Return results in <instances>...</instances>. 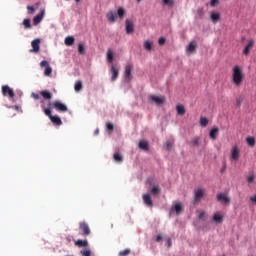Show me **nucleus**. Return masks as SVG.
I'll use <instances>...</instances> for the list:
<instances>
[{
  "mask_svg": "<svg viewBox=\"0 0 256 256\" xmlns=\"http://www.w3.org/2000/svg\"><path fill=\"white\" fill-rule=\"evenodd\" d=\"M40 67H45L44 75L46 77H49L51 73H53V69L51 68V66H49V62L47 60L41 61Z\"/></svg>",
  "mask_w": 256,
  "mask_h": 256,
  "instance_id": "obj_9",
  "label": "nucleus"
},
{
  "mask_svg": "<svg viewBox=\"0 0 256 256\" xmlns=\"http://www.w3.org/2000/svg\"><path fill=\"white\" fill-rule=\"evenodd\" d=\"M2 95H4V97H9V99H14L15 97V92H13V89H11V87H9L8 85H4L2 86Z\"/></svg>",
  "mask_w": 256,
  "mask_h": 256,
  "instance_id": "obj_8",
  "label": "nucleus"
},
{
  "mask_svg": "<svg viewBox=\"0 0 256 256\" xmlns=\"http://www.w3.org/2000/svg\"><path fill=\"white\" fill-rule=\"evenodd\" d=\"M175 211L176 215H181L183 213V204L182 203H176L174 207L171 208V212L173 213Z\"/></svg>",
  "mask_w": 256,
  "mask_h": 256,
  "instance_id": "obj_17",
  "label": "nucleus"
},
{
  "mask_svg": "<svg viewBox=\"0 0 256 256\" xmlns=\"http://www.w3.org/2000/svg\"><path fill=\"white\" fill-rule=\"evenodd\" d=\"M110 73L112 74L111 81H117V78L119 77V69L115 67V65H111Z\"/></svg>",
  "mask_w": 256,
  "mask_h": 256,
  "instance_id": "obj_16",
  "label": "nucleus"
},
{
  "mask_svg": "<svg viewBox=\"0 0 256 256\" xmlns=\"http://www.w3.org/2000/svg\"><path fill=\"white\" fill-rule=\"evenodd\" d=\"M113 159L116 163H123V155L119 152L114 153Z\"/></svg>",
  "mask_w": 256,
  "mask_h": 256,
  "instance_id": "obj_28",
  "label": "nucleus"
},
{
  "mask_svg": "<svg viewBox=\"0 0 256 256\" xmlns=\"http://www.w3.org/2000/svg\"><path fill=\"white\" fill-rule=\"evenodd\" d=\"M125 25H126L127 35H131L132 33L135 32V24H133L132 20L126 19Z\"/></svg>",
  "mask_w": 256,
  "mask_h": 256,
  "instance_id": "obj_11",
  "label": "nucleus"
},
{
  "mask_svg": "<svg viewBox=\"0 0 256 256\" xmlns=\"http://www.w3.org/2000/svg\"><path fill=\"white\" fill-rule=\"evenodd\" d=\"M94 133L95 135H99V129H96Z\"/></svg>",
  "mask_w": 256,
  "mask_h": 256,
  "instance_id": "obj_54",
  "label": "nucleus"
},
{
  "mask_svg": "<svg viewBox=\"0 0 256 256\" xmlns=\"http://www.w3.org/2000/svg\"><path fill=\"white\" fill-rule=\"evenodd\" d=\"M43 15H45V12H41L40 14L36 15L33 18V25H39V23L43 21Z\"/></svg>",
  "mask_w": 256,
  "mask_h": 256,
  "instance_id": "obj_23",
  "label": "nucleus"
},
{
  "mask_svg": "<svg viewBox=\"0 0 256 256\" xmlns=\"http://www.w3.org/2000/svg\"><path fill=\"white\" fill-rule=\"evenodd\" d=\"M52 109H55L56 111H59L60 113L67 112V105L61 103L60 101H54L53 104H51Z\"/></svg>",
  "mask_w": 256,
  "mask_h": 256,
  "instance_id": "obj_7",
  "label": "nucleus"
},
{
  "mask_svg": "<svg viewBox=\"0 0 256 256\" xmlns=\"http://www.w3.org/2000/svg\"><path fill=\"white\" fill-rule=\"evenodd\" d=\"M31 97H33V99H36V101H39V99H41V97L39 96V94H37V93H35V92H33V93L31 94Z\"/></svg>",
  "mask_w": 256,
  "mask_h": 256,
  "instance_id": "obj_45",
  "label": "nucleus"
},
{
  "mask_svg": "<svg viewBox=\"0 0 256 256\" xmlns=\"http://www.w3.org/2000/svg\"><path fill=\"white\" fill-rule=\"evenodd\" d=\"M41 43V40L40 39H35L31 42V46H32V49L30 50V53H39V49H40V46L39 44Z\"/></svg>",
  "mask_w": 256,
  "mask_h": 256,
  "instance_id": "obj_14",
  "label": "nucleus"
},
{
  "mask_svg": "<svg viewBox=\"0 0 256 256\" xmlns=\"http://www.w3.org/2000/svg\"><path fill=\"white\" fill-rule=\"evenodd\" d=\"M210 139H213V141H215V139H217V135H219V128L217 127H213L210 130Z\"/></svg>",
  "mask_w": 256,
  "mask_h": 256,
  "instance_id": "obj_25",
  "label": "nucleus"
},
{
  "mask_svg": "<svg viewBox=\"0 0 256 256\" xmlns=\"http://www.w3.org/2000/svg\"><path fill=\"white\" fill-rule=\"evenodd\" d=\"M246 142L248 143V145H250V147H255V138L254 137L246 138Z\"/></svg>",
  "mask_w": 256,
  "mask_h": 256,
  "instance_id": "obj_36",
  "label": "nucleus"
},
{
  "mask_svg": "<svg viewBox=\"0 0 256 256\" xmlns=\"http://www.w3.org/2000/svg\"><path fill=\"white\" fill-rule=\"evenodd\" d=\"M64 43L67 45V47H71V45L75 43V38L73 36H67L64 40Z\"/></svg>",
  "mask_w": 256,
  "mask_h": 256,
  "instance_id": "obj_26",
  "label": "nucleus"
},
{
  "mask_svg": "<svg viewBox=\"0 0 256 256\" xmlns=\"http://www.w3.org/2000/svg\"><path fill=\"white\" fill-rule=\"evenodd\" d=\"M198 219H205V212H200L198 215Z\"/></svg>",
  "mask_w": 256,
  "mask_h": 256,
  "instance_id": "obj_50",
  "label": "nucleus"
},
{
  "mask_svg": "<svg viewBox=\"0 0 256 256\" xmlns=\"http://www.w3.org/2000/svg\"><path fill=\"white\" fill-rule=\"evenodd\" d=\"M144 49H145L146 51H151V49H153V41H151V40H146V41L144 42Z\"/></svg>",
  "mask_w": 256,
  "mask_h": 256,
  "instance_id": "obj_30",
  "label": "nucleus"
},
{
  "mask_svg": "<svg viewBox=\"0 0 256 256\" xmlns=\"http://www.w3.org/2000/svg\"><path fill=\"white\" fill-rule=\"evenodd\" d=\"M247 181H248V183H253V181H255V176H254V175H250V176L247 178Z\"/></svg>",
  "mask_w": 256,
  "mask_h": 256,
  "instance_id": "obj_48",
  "label": "nucleus"
},
{
  "mask_svg": "<svg viewBox=\"0 0 256 256\" xmlns=\"http://www.w3.org/2000/svg\"><path fill=\"white\" fill-rule=\"evenodd\" d=\"M176 111L181 116L185 115V106H183L182 104L177 105Z\"/></svg>",
  "mask_w": 256,
  "mask_h": 256,
  "instance_id": "obj_32",
  "label": "nucleus"
},
{
  "mask_svg": "<svg viewBox=\"0 0 256 256\" xmlns=\"http://www.w3.org/2000/svg\"><path fill=\"white\" fill-rule=\"evenodd\" d=\"M131 253V249L127 248L119 252V256H127Z\"/></svg>",
  "mask_w": 256,
  "mask_h": 256,
  "instance_id": "obj_40",
  "label": "nucleus"
},
{
  "mask_svg": "<svg viewBox=\"0 0 256 256\" xmlns=\"http://www.w3.org/2000/svg\"><path fill=\"white\" fill-rule=\"evenodd\" d=\"M151 193H152V195H159V193H161V188L159 186H154L151 189Z\"/></svg>",
  "mask_w": 256,
  "mask_h": 256,
  "instance_id": "obj_35",
  "label": "nucleus"
},
{
  "mask_svg": "<svg viewBox=\"0 0 256 256\" xmlns=\"http://www.w3.org/2000/svg\"><path fill=\"white\" fill-rule=\"evenodd\" d=\"M217 3H219V0H211L210 5H211V7H215V5H217Z\"/></svg>",
  "mask_w": 256,
  "mask_h": 256,
  "instance_id": "obj_49",
  "label": "nucleus"
},
{
  "mask_svg": "<svg viewBox=\"0 0 256 256\" xmlns=\"http://www.w3.org/2000/svg\"><path fill=\"white\" fill-rule=\"evenodd\" d=\"M133 64L132 63H128L125 65V71H124V79L127 83H129L131 81V79H133Z\"/></svg>",
  "mask_w": 256,
  "mask_h": 256,
  "instance_id": "obj_5",
  "label": "nucleus"
},
{
  "mask_svg": "<svg viewBox=\"0 0 256 256\" xmlns=\"http://www.w3.org/2000/svg\"><path fill=\"white\" fill-rule=\"evenodd\" d=\"M139 148L143 151H149V142L148 141H140Z\"/></svg>",
  "mask_w": 256,
  "mask_h": 256,
  "instance_id": "obj_27",
  "label": "nucleus"
},
{
  "mask_svg": "<svg viewBox=\"0 0 256 256\" xmlns=\"http://www.w3.org/2000/svg\"><path fill=\"white\" fill-rule=\"evenodd\" d=\"M237 103H238V107H240L241 106V101L238 100Z\"/></svg>",
  "mask_w": 256,
  "mask_h": 256,
  "instance_id": "obj_55",
  "label": "nucleus"
},
{
  "mask_svg": "<svg viewBox=\"0 0 256 256\" xmlns=\"http://www.w3.org/2000/svg\"><path fill=\"white\" fill-rule=\"evenodd\" d=\"M78 53L80 55H85V46L83 44L78 45Z\"/></svg>",
  "mask_w": 256,
  "mask_h": 256,
  "instance_id": "obj_39",
  "label": "nucleus"
},
{
  "mask_svg": "<svg viewBox=\"0 0 256 256\" xmlns=\"http://www.w3.org/2000/svg\"><path fill=\"white\" fill-rule=\"evenodd\" d=\"M76 1V3H79V1H81V0H75Z\"/></svg>",
  "mask_w": 256,
  "mask_h": 256,
  "instance_id": "obj_59",
  "label": "nucleus"
},
{
  "mask_svg": "<svg viewBox=\"0 0 256 256\" xmlns=\"http://www.w3.org/2000/svg\"><path fill=\"white\" fill-rule=\"evenodd\" d=\"M126 14L127 12L125 11V8L120 7L117 12L110 10L106 14V17L109 23H115V21H117V17H119V19H124Z\"/></svg>",
  "mask_w": 256,
  "mask_h": 256,
  "instance_id": "obj_2",
  "label": "nucleus"
},
{
  "mask_svg": "<svg viewBox=\"0 0 256 256\" xmlns=\"http://www.w3.org/2000/svg\"><path fill=\"white\" fill-rule=\"evenodd\" d=\"M217 201L223 205H229V203H231V198H229L227 194L220 193L217 194Z\"/></svg>",
  "mask_w": 256,
  "mask_h": 256,
  "instance_id": "obj_10",
  "label": "nucleus"
},
{
  "mask_svg": "<svg viewBox=\"0 0 256 256\" xmlns=\"http://www.w3.org/2000/svg\"><path fill=\"white\" fill-rule=\"evenodd\" d=\"M40 95L45 99L46 101H50V99H53V94L49 92V90H42L40 92Z\"/></svg>",
  "mask_w": 256,
  "mask_h": 256,
  "instance_id": "obj_19",
  "label": "nucleus"
},
{
  "mask_svg": "<svg viewBox=\"0 0 256 256\" xmlns=\"http://www.w3.org/2000/svg\"><path fill=\"white\" fill-rule=\"evenodd\" d=\"M137 1V3H141V0H136Z\"/></svg>",
  "mask_w": 256,
  "mask_h": 256,
  "instance_id": "obj_58",
  "label": "nucleus"
},
{
  "mask_svg": "<svg viewBox=\"0 0 256 256\" xmlns=\"http://www.w3.org/2000/svg\"><path fill=\"white\" fill-rule=\"evenodd\" d=\"M16 110H19V106H14Z\"/></svg>",
  "mask_w": 256,
  "mask_h": 256,
  "instance_id": "obj_57",
  "label": "nucleus"
},
{
  "mask_svg": "<svg viewBox=\"0 0 256 256\" xmlns=\"http://www.w3.org/2000/svg\"><path fill=\"white\" fill-rule=\"evenodd\" d=\"M193 147H199L201 145V138L199 137H194L191 141Z\"/></svg>",
  "mask_w": 256,
  "mask_h": 256,
  "instance_id": "obj_33",
  "label": "nucleus"
},
{
  "mask_svg": "<svg viewBox=\"0 0 256 256\" xmlns=\"http://www.w3.org/2000/svg\"><path fill=\"white\" fill-rule=\"evenodd\" d=\"M150 101L152 103H155L156 105H163L165 103V97L163 96H156V95H151L149 96Z\"/></svg>",
  "mask_w": 256,
  "mask_h": 256,
  "instance_id": "obj_12",
  "label": "nucleus"
},
{
  "mask_svg": "<svg viewBox=\"0 0 256 256\" xmlns=\"http://www.w3.org/2000/svg\"><path fill=\"white\" fill-rule=\"evenodd\" d=\"M142 199L146 207H153V200L151 199V194L149 193L143 194Z\"/></svg>",
  "mask_w": 256,
  "mask_h": 256,
  "instance_id": "obj_13",
  "label": "nucleus"
},
{
  "mask_svg": "<svg viewBox=\"0 0 256 256\" xmlns=\"http://www.w3.org/2000/svg\"><path fill=\"white\" fill-rule=\"evenodd\" d=\"M166 41H167V39H165V37H161V38H159L158 43H159V45H163Z\"/></svg>",
  "mask_w": 256,
  "mask_h": 256,
  "instance_id": "obj_46",
  "label": "nucleus"
},
{
  "mask_svg": "<svg viewBox=\"0 0 256 256\" xmlns=\"http://www.w3.org/2000/svg\"><path fill=\"white\" fill-rule=\"evenodd\" d=\"M172 147H173V144H171V142H166L167 151H171Z\"/></svg>",
  "mask_w": 256,
  "mask_h": 256,
  "instance_id": "obj_47",
  "label": "nucleus"
},
{
  "mask_svg": "<svg viewBox=\"0 0 256 256\" xmlns=\"http://www.w3.org/2000/svg\"><path fill=\"white\" fill-rule=\"evenodd\" d=\"M197 49V42L196 41H191L186 49L188 53H195Z\"/></svg>",
  "mask_w": 256,
  "mask_h": 256,
  "instance_id": "obj_21",
  "label": "nucleus"
},
{
  "mask_svg": "<svg viewBox=\"0 0 256 256\" xmlns=\"http://www.w3.org/2000/svg\"><path fill=\"white\" fill-rule=\"evenodd\" d=\"M204 195H205V189L203 188L196 189L194 191V205H197V203H200Z\"/></svg>",
  "mask_w": 256,
  "mask_h": 256,
  "instance_id": "obj_6",
  "label": "nucleus"
},
{
  "mask_svg": "<svg viewBox=\"0 0 256 256\" xmlns=\"http://www.w3.org/2000/svg\"><path fill=\"white\" fill-rule=\"evenodd\" d=\"M210 19L212 23H219L221 21V14L219 12H212L210 14Z\"/></svg>",
  "mask_w": 256,
  "mask_h": 256,
  "instance_id": "obj_18",
  "label": "nucleus"
},
{
  "mask_svg": "<svg viewBox=\"0 0 256 256\" xmlns=\"http://www.w3.org/2000/svg\"><path fill=\"white\" fill-rule=\"evenodd\" d=\"M74 244L76 247H89V242L87 240L78 239Z\"/></svg>",
  "mask_w": 256,
  "mask_h": 256,
  "instance_id": "obj_24",
  "label": "nucleus"
},
{
  "mask_svg": "<svg viewBox=\"0 0 256 256\" xmlns=\"http://www.w3.org/2000/svg\"><path fill=\"white\" fill-rule=\"evenodd\" d=\"M164 5H168V7H173L175 5V1L173 0H163Z\"/></svg>",
  "mask_w": 256,
  "mask_h": 256,
  "instance_id": "obj_41",
  "label": "nucleus"
},
{
  "mask_svg": "<svg viewBox=\"0 0 256 256\" xmlns=\"http://www.w3.org/2000/svg\"><path fill=\"white\" fill-rule=\"evenodd\" d=\"M114 57H115V54L113 53V50L108 49V51H107V61H108V63H113Z\"/></svg>",
  "mask_w": 256,
  "mask_h": 256,
  "instance_id": "obj_31",
  "label": "nucleus"
},
{
  "mask_svg": "<svg viewBox=\"0 0 256 256\" xmlns=\"http://www.w3.org/2000/svg\"><path fill=\"white\" fill-rule=\"evenodd\" d=\"M239 155H240L239 147L234 146L231 149V159H233V161H239Z\"/></svg>",
  "mask_w": 256,
  "mask_h": 256,
  "instance_id": "obj_15",
  "label": "nucleus"
},
{
  "mask_svg": "<svg viewBox=\"0 0 256 256\" xmlns=\"http://www.w3.org/2000/svg\"><path fill=\"white\" fill-rule=\"evenodd\" d=\"M27 11H28L29 15H33V14H35V7L27 6Z\"/></svg>",
  "mask_w": 256,
  "mask_h": 256,
  "instance_id": "obj_44",
  "label": "nucleus"
},
{
  "mask_svg": "<svg viewBox=\"0 0 256 256\" xmlns=\"http://www.w3.org/2000/svg\"><path fill=\"white\" fill-rule=\"evenodd\" d=\"M196 15L198 19H203V17H205V9L203 7H199L197 9Z\"/></svg>",
  "mask_w": 256,
  "mask_h": 256,
  "instance_id": "obj_29",
  "label": "nucleus"
},
{
  "mask_svg": "<svg viewBox=\"0 0 256 256\" xmlns=\"http://www.w3.org/2000/svg\"><path fill=\"white\" fill-rule=\"evenodd\" d=\"M23 25H24L25 29H31V20L24 19L23 20Z\"/></svg>",
  "mask_w": 256,
  "mask_h": 256,
  "instance_id": "obj_38",
  "label": "nucleus"
},
{
  "mask_svg": "<svg viewBox=\"0 0 256 256\" xmlns=\"http://www.w3.org/2000/svg\"><path fill=\"white\" fill-rule=\"evenodd\" d=\"M106 128H107V131H109V133H111L113 131V129H114L113 123L108 122L106 124Z\"/></svg>",
  "mask_w": 256,
  "mask_h": 256,
  "instance_id": "obj_43",
  "label": "nucleus"
},
{
  "mask_svg": "<svg viewBox=\"0 0 256 256\" xmlns=\"http://www.w3.org/2000/svg\"><path fill=\"white\" fill-rule=\"evenodd\" d=\"M161 239H163V236L158 235V236L156 237V242L159 243V241H161Z\"/></svg>",
  "mask_w": 256,
  "mask_h": 256,
  "instance_id": "obj_53",
  "label": "nucleus"
},
{
  "mask_svg": "<svg viewBox=\"0 0 256 256\" xmlns=\"http://www.w3.org/2000/svg\"><path fill=\"white\" fill-rule=\"evenodd\" d=\"M41 108L43 109V112L45 113V115L47 117H49L50 121H52V123L54 125H62L63 122L61 121V118H59V116H52L51 115V109H53V107H51V102L48 103V108L45 107V100H41Z\"/></svg>",
  "mask_w": 256,
  "mask_h": 256,
  "instance_id": "obj_1",
  "label": "nucleus"
},
{
  "mask_svg": "<svg viewBox=\"0 0 256 256\" xmlns=\"http://www.w3.org/2000/svg\"><path fill=\"white\" fill-rule=\"evenodd\" d=\"M223 171H225V165H224V168H222L221 173H223Z\"/></svg>",
  "mask_w": 256,
  "mask_h": 256,
  "instance_id": "obj_56",
  "label": "nucleus"
},
{
  "mask_svg": "<svg viewBox=\"0 0 256 256\" xmlns=\"http://www.w3.org/2000/svg\"><path fill=\"white\" fill-rule=\"evenodd\" d=\"M245 79V75L243 74V69L239 66H235L233 68V73H232V81L234 85L239 87L241 83H243V80Z\"/></svg>",
  "mask_w": 256,
  "mask_h": 256,
  "instance_id": "obj_3",
  "label": "nucleus"
},
{
  "mask_svg": "<svg viewBox=\"0 0 256 256\" xmlns=\"http://www.w3.org/2000/svg\"><path fill=\"white\" fill-rule=\"evenodd\" d=\"M250 201L256 205V195L251 196Z\"/></svg>",
  "mask_w": 256,
  "mask_h": 256,
  "instance_id": "obj_51",
  "label": "nucleus"
},
{
  "mask_svg": "<svg viewBox=\"0 0 256 256\" xmlns=\"http://www.w3.org/2000/svg\"><path fill=\"white\" fill-rule=\"evenodd\" d=\"M74 89H75V91H77V92H79V91H81V89H83V84L81 83V81H77V82L75 83Z\"/></svg>",
  "mask_w": 256,
  "mask_h": 256,
  "instance_id": "obj_37",
  "label": "nucleus"
},
{
  "mask_svg": "<svg viewBox=\"0 0 256 256\" xmlns=\"http://www.w3.org/2000/svg\"><path fill=\"white\" fill-rule=\"evenodd\" d=\"M253 45H255V41L249 40L248 44L245 46V48L243 50V54L244 55H249V52L253 48Z\"/></svg>",
  "mask_w": 256,
  "mask_h": 256,
  "instance_id": "obj_20",
  "label": "nucleus"
},
{
  "mask_svg": "<svg viewBox=\"0 0 256 256\" xmlns=\"http://www.w3.org/2000/svg\"><path fill=\"white\" fill-rule=\"evenodd\" d=\"M82 256H91V250L89 249H84L80 251Z\"/></svg>",
  "mask_w": 256,
  "mask_h": 256,
  "instance_id": "obj_42",
  "label": "nucleus"
},
{
  "mask_svg": "<svg viewBox=\"0 0 256 256\" xmlns=\"http://www.w3.org/2000/svg\"><path fill=\"white\" fill-rule=\"evenodd\" d=\"M78 231L82 237H89L91 235V228H89V224L85 221L79 222Z\"/></svg>",
  "mask_w": 256,
  "mask_h": 256,
  "instance_id": "obj_4",
  "label": "nucleus"
},
{
  "mask_svg": "<svg viewBox=\"0 0 256 256\" xmlns=\"http://www.w3.org/2000/svg\"><path fill=\"white\" fill-rule=\"evenodd\" d=\"M167 245L168 247H172L173 243L171 242V238L167 239Z\"/></svg>",
  "mask_w": 256,
  "mask_h": 256,
  "instance_id": "obj_52",
  "label": "nucleus"
},
{
  "mask_svg": "<svg viewBox=\"0 0 256 256\" xmlns=\"http://www.w3.org/2000/svg\"><path fill=\"white\" fill-rule=\"evenodd\" d=\"M200 125H201V127H207V125H209V119H207L205 117H201L200 118Z\"/></svg>",
  "mask_w": 256,
  "mask_h": 256,
  "instance_id": "obj_34",
  "label": "nucleus"
},
{
  "mask_svg": "<svg viewBox=\"0 0 256 256\" xmlns=\"http://www.w3.org/2000/svg\"><path fill=\"white\" fill-rule=\"evenodd\" d=\"M213 221L216 222L218 225H221V223H223V215L219 212L214 213Z\"/></svg>",
  "mask_w": 256,
  "mask_h": 256,
  "instance_id": "obj_22",
  "label": "nucleus"
}]
</instances>
